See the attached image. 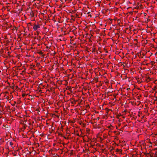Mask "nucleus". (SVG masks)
<instances>
[{
	"mask_svg": "<svg viewBox=\"0 0 157 157\" xmlns=\"http://www.w3.org/2000/svg\"><path fill=\"white\" fill-rule=\"evenodd\" d=\"M40 27V25L39 24H35L33 27V29L34 30L36 31Z\"/></svg>",
	"mask_w": 157,
	"mask_h": 157,
	"instance_id": "nucleus-1",
	"label": "nucleus"
}]
</instances>
